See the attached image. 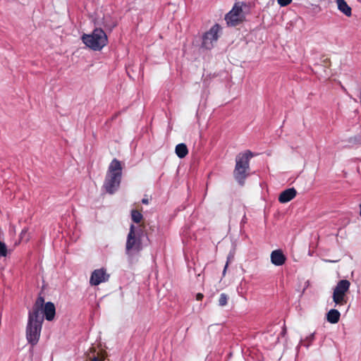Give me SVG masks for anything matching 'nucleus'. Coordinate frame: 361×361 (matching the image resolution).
Wrapping results in <instances>:
<instances>
[{
  "label": "nucleus",
  "mask_w": 361,
  "mask_h": 361,
  "mask_svg": "<svg viewBox=\"0 0 361 361\" xmlns=\"http://www.w3.org/2000/svg\"><path fill=\"white\" fill-rule=\"evenodd\" d=\"M188 150L187 146L185 144L180 143L176 145V154L179 158H184L188 154Z\"/></svg>",
  "instance_id": "nucleus-15"
},
{
  "label": "nucleus",
  "mask_w": 361,
  "mask_h": 361,
  "mask_svg": "<svg viewBox=\"0 0 361 361\" xmlns=\"http://www.w3.org/2000/svg\"><path fill=\"white\" fill-rule=\"evenodd\" d=\"M91 361H103L102 359L99 358L98 356H93L92 357H90Z\"/></svg>",
  "instance_id": "nucleus-22"
},
{
  "label": "nucleus",
  "mask_w": 361,
  "mask_h": 361,
  "mask_svg": "<svg viewBox=\"0 0 361 361\" xmlns=\"http://www.w3.org/2000/svg\"><path fill=\"white\" fill-rule=\"evenodd\" d=\"M7 255V247L6 244L0 240V257H6Z\"/></svg>",
  "instance_id": "nucleus-19"
},
{
  "label": "nucleus",
  "mask_w": 361,
  "mask_h": 361,
  "mask_svg": "<svg viewBox=\"0 0 361 361\" xmlns=\"http://www.w3.org/2000/svg\"><path fill=\"white\" fill-rule=\"evenodd\" d=\"M341 314L335 309L329 310L326 314V319L331 324H336L340 319Z\"/></svg>",
  "instance_id": "nucleus-14"
},
{
  "label": "nucleus",
  "mask_w": 361,
  "mask_h": 361,
  "mask_svg": "<svg viewBox=\"0 0 361 361\" xmlns=\"http://www.w3.org/2000/svg\"><path fill=\"white\" fill-rule=\"evenodd\" d=\"M44 298L39 296L35 301L32 308L28 312L27 323L25 329L26 339L31 345H35L40 338L44 317L42 305Z\"/></svg>",
  "instance_id": "nucleus-1"
},
{
  "label": "nucleus",
  "mask_w": 361,
  "mask_h": 361,
  "mask_svg": "<svg viewBox=\"0 0 361 361\" xmlns=\"http://www.w3.org/2000/svg\"><path fill=\"white\" fill-rule=\"evenodd\" d=\"M252 156V153L247 151L244 154H238L235 158V166L233 175L235 179L240 185L244 184L245 180L248 176L250 169L249 161Z\"/></svg>",
  "instance_id": "nucleus-4"
},
{
  "label": "nucleus",
  "mask_w": 361,
  "mask_h": 361,
  "mask_svg": "<svg viewBox=\"0 0 361 361\" xmlns=\"http://www.w3.org/2000/svg\"><path fill=\"white\" fill-rule=\"evenodd\" d=\"M229 262H227L223 271V276H225Z\"/></svg>",
  "instance_id": "nucleus-24"
},
{
  "label": "nucleus",
  "mask_w": 361,
  "mask_h": 361,
  "mask_svg": "<svg viewBox=\"0 0 361 361\" xmlns=\"http://www.w3.org/2000/svg\"><path fill=\"white\" fill-rule=\"evenodd\" d=\"M220 30L221 27L218 24H216L203 35L202 46L205 49H210L213 47L214 42H216L219 38V32Z\"/></svg>",
  "instance_id": "nucleus-8"
},
{
  "label": "nucleus",
  "mask_w": 361,
  "mask_h": 361,
  "mask_svg": "<svg viewBox=\"0 0 361 361\" xmlns=\"http://www.w3.org/2000/svg\"><path fill=\"white\" fill-rule=\"evenodd\" d=\"M121 176V163L118 159H114L109 166L104 183V188L108 193L113 194L118 189Z\"/></svg>",
  "instance_id": "nucleus-2"
},
{
  "label": "nucleus",
  "mask_w": 361,
  "mask_h": 361,
  "mask_svg": "<svg viewBox=\"0 0 361 361\" xmlns=\"http://www.w3.org/2000/svg\"><path fill=\"white\" fill-rule=\"evenodd\" d=\"M56 314L55 305L51 302L43 303L42 305V315L47 321H52L54 319Z\"/></svg>",
  "instance_id": "nucleus-10"
},
{
  "label": "nucleus",
  "mask_w": 361,
  "mask_h": 361,
  "mask_svg": "<svg viewBox=\"0 0 361 361\" xmlns=\"http://www.w3.org/2000/svg\"><path fill=\"white\" fill-rule=\"evenodd\" d=\"M203 298V295L202 293H197L196 295V299L197 300H201Z\"/></svg>",
  "instance_id": "nucleus-23"
},
{
  "label": "nucleus",
  "mask_w": 361,
  "mask_h": 361,
  "mask_svg": "<svg viewBox=\"0 0 361 361\" xmlns=\"http://www.w3.org/2000/svg\"><path fill=\"white\" fill-rule=\"evenodd\" d=\"M246 6L243 3H236L233 8L226 15L225 20L228 26H236L245 19V12L243 7Z\"/></svg>",
  "instance_id": "nucleus-6"
},
{
  "label": "nucleus",
  "mask_w": 361,
  "mask_h": 361,
  "mask_svg": "<svg viewBox=\"0 0 361 361\" xmlns=\"http://www.w3.org/2000/svg\"><path fill=\"white\" fill-rule=\"evenodd\" d=\"M27 231H28V229L27 228H25L22 230V231L20 234V239L21 240L27 241L29 240V237L27 235Z\"/></svg>",
  "instance_id": "nucleus-20"
},
{
  "label": "nucleus",
  "mask_w": 361,
  "mask_h": 361,
  "mask_svg": "<svg viewBox=\"0 0 361 361\" xmlns=\"http://www.w3.org/2000/svg\"><path fill=\"white\" fill-rule=\"evenodd\" d=\"M350 283L348 280H341L334 289L333 300L336 305H343L347 302L346 294L350 288Z\"/></svg>",
  "instance_id": "nucleus-7"
},
{
  "label": "nucleus",
  "mask_w": 361,
  "mask_h": 361,
  "mask_svg": "<svg viewBox=\"0 0 361 361\" xmlns=\"http://www.w3.org/2000/svg\"><path fill=\"white\" fill-rule=\"evenodd\" d=\"M142 202L143 204H148V202H149L148 199H145V198L142 199Z\"/></svg>",
  "instance_id": "nucleus-25"
},
{
  "label": "nucleus",
  "mask_w": 361,
  "mask_h": 361,
  "mask_svg": "<svg viewBox=\"0 0 361 361\" xmlns=\"http://www.w3.org/2000/svg\"><path fill=\"white\" fill-rule=\"evenodd\" d=\"M141 235L142 229L139 226L131 224L126 244V252L128 255H133L142 250Z\"/></svg>",
  "instance_id": "nucleus-3"
},
{
  "label": "nucleus",
  "mask_w": 361,
  "mask_h": 361,
  "mask_svg": "<svg viewBox=\"0 0 361 361\" xmlns=\"http://www.w3.org/2000/svg\"><path fill=\"white\" fill-rule=\"evenodd\" d=\"M270 259L271 263L275 266H281L286 260V257L281 250H275L272 251L270 255Z\"/></svg>",
  "instance_id": "nucleus-11"
},
{
  "label": "nucleus",
  "mask_w": 361,
  "mask_h": 361,
  "mask_svg": "<svg viewBox=\"0 0 361 361\" xmlns=\"http://www.w3.org/2000/svg\"><path fill=\"white\" fill-rule=\"evenodd\" d=\"M109 278V275L106 273V269L103 268L95 269L91 274L90 283L91 286H98L102 283L106 282Z\"/></svg>",
  "instance_id": "nucleus-9"
},
{
  "label": "nucleus",
  "mask_w": 361,
  "mask_h": 361,
  "mask_svg": "<svg viewBox=\"0 0 361 361\" xmlns=\"http://www.w3.org/2000/svg\"><path fill=\"white\" fill-rule=\"evenodd\" d=\"M314 334H310V336H307L305 340L301 341V344H303L307 348L310 345L311 342L314 340Z\"/></svg>",
  "instance_id": "nucleus-18"
},
{
  "label": "nucleus",
  "mask_w": 361,
  "mask_h": 361,
  "mask_svg": "<svg viewBox=\"0 0 361 361\" xmlns=\"http://www.w3.org/2000/svg\"><path fill=\"white\" fill-rule=\"evenodd\" d=\"M228 302V295L226 293H221L219 299V306L224 307Z\"/></svg>",
  "instance_id": "nucleus-17"
},
{
  "label": "nucleus",
  "mask_w": 361,
  "mask_h": 361,
  "mask_svg": "<svg viewBox=\"0 0 361 361\" xmlns=\"http://www.w3.org/2000/svg\"><path fill=\"white\" fill-rule=\"evenodd\" d=\"M82 40L90 49L94 51L101 50L107 44V36L103 30L96 28L91 35H83Z\"/></svg>",
  "instance_id": "nucleus-5"
},
{
  "label": "nucleus",
  "mask_w": 361,
  "mask_h": 361,
  "mask_svg": "<svg viewBox=\"0 0 361 361\" xmlns=\"http://www.w3.org/2000/svg\"><path fill=\"white\" fill-rule=\"evenodd\" d=\"M360 216H361V204H360Z\"/></svg>",
  "instance_id": "nucleus-26"
},
{
  "label": "nucleus",
  "mask_w": 361,
  "mask_h": 361,
  "mask_svg": "<svg viewBox=\"0 0 361 361\" xmlns=\"http://www.w3.org/2000/svg\"><path fill=\"white\" fill-rule=\"evenodd\" d=\"M131 219L135 223H140L142 219V214L137 210L133 209L131 211Z\"/></svg>",
  "instance_id": "nucleus-16"
},
{
  "label": "nucleus",
  "mask_w": 361,
  "mask_h": 361,
  "mask_svg": "<svg viewBox=\"0 0 361 361\" xmlns=\"http://www.w3.org/2000/svg\"><path fill=\"white\" fill-rule=\"evenodd\" d=\"M338 9L348 17L352 14L351 8L348 5L345 0H336Z\"/></svg>",
  "instance_id": "nucleus-13"
},
{
  "label": "nucleus",
  "mask_w": 361,
  "mask_h": 361,
  "mask_svg": "<svg viewBox=\"0 0 361 361\" xmlns=\"http://www.w3.org/2000/svg\"><path fill=\"white\" fill-rule=\"evenodd\" d=\"M277 1L281 6H286L290 4L292 0H277Z\"/></svg>",
  "instance_id": "nucleus-21"
},
{
  "label": "nucleus",
  "mask_w": 361,
  "mask_h": 361,
  "mask_svg": "<svg viewBox=\"0 0 361 361\" xmlns=\"http://www.w3.org/2000/svg\"><path fill=\"white\" fill-rule=\"evenodd\" d=\"M297 192L295 188H288L283 191L279 197V201L281 203H286L293 200L296 196Z\"/></svg>",
  "instance_id": "nucleus-12"
}]
</instances>
